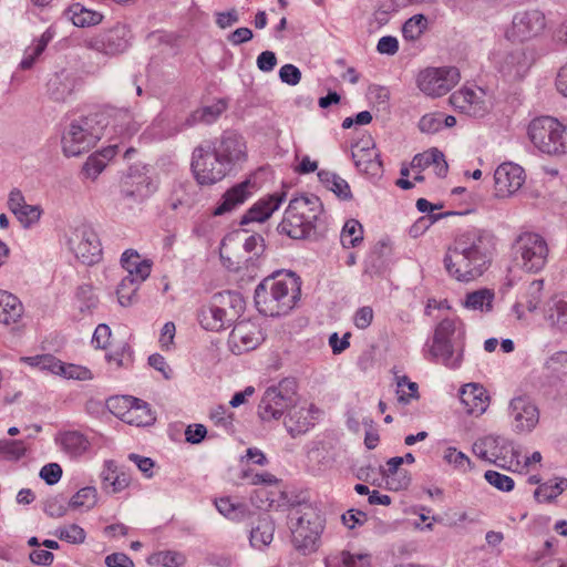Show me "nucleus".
<instances>
[{"instance_id":"obj_55","label":"nucleus","mask_w":567,"mask_h":567,"mask_svg":"<svg viewBox=\"0 0 567 567\" xmlns=\"http://www.w3.org/2000/svg\"><path fill=\"white\" fill-rule=\"evenodd\" d=\"M567 487V480L560 478L556 481L555 483L547 482L538 486V488L535 492V497L539 502L544 501H550L558 495H560Z\"/></svg>"},{"instance_id":"obj_14","label":"nucleus","mask_w":567,"mask_h":567,"mask_svg":"<svg viewBox=\"0 0 567 567\" xmlns=\"http://www.w3.org/2000/svg\"><path fill=\"white\" fill-rule=\"evenodd\" d=\"M192 168L198 184L213 185L225 177L228 166L199 146L194 150Z\"/></svg>"},{"instance_id":"obj_59","label":"nucleus","mask_w":567,"mask_h":567,"mask_svg":"<svg viewBox=\"0 0 567 567\" xmlns=\"http://www.w3.org/2000/svg\"><path fill=\"white\" fill-rule=\"evenodd\" d=\"M76 299L81 303V311L92 312L99 305V298L90 285L79 287Z\"/></svg>"},{"instance_id":"obj_28","label":"nucleus","mask_w":567,"mask_h":567,"mask_svg":"<svg viewBox=\"0 0 567 567\" xmlns=\"http://www.w3.org/2000/svg\"><path fill=\"white\" fill-rule=\"evenodd\" d=\"M157 189V183L146 174H128L122 184V194L126 198L141 202Z\"/></svg>"},{"instance_id":"obj_3","label":"nucleus","mask_w":567,"mask_h":567,"mask_svg":"<svg viewBox=\"0 0 567 567\" xmlns=\"http://www.w3.org/2000/svg\"><path fill=\"white\" fill-rule=\"evenodd\" d=\"M322 213V204L315 195H301L290 200L280 223L281 230L290 238L308 237Z\"/></svg>"},{"instance_id":"obj_41","label":"nucleus","mask_w":567,"mask_h":567,"mask_svg":"<svg viewBox=\"0 0 567 567\" xmlns=\"http://www.w3.org/2000/svg\"><path fill=\"white\" fill-rule=\"evenodd\" d=\"M227 109L226 102L223 100L217 101L212 105L204 106L193 112L186 120L187 126H193L197 123H212L216 121L221 113Z\"/></svg>"},{"instance_id":"obj_56","label":"nucleus","mask_w":567,"mask_h":567,"mask_svg":"<svg viewBox=\"0 0 567 567\" xmlns=\"http://www.w3.org/2000/svg\"><path fill=\"white\" fill-rule=\"evenodd\" d=\"M443 458L446 463L453 465L457 471L465 473L472 470V462L468 456L461 451H457L455 447H447L444 451Z\"/></svg>"},{"instance_id":"obj_6","label":"nucleus","mask_w":567,"mask_h":567,"mask_svg":"<svg viewBox=\"0 0 567 567\" xmlns=\"http://www.w3.org/2000/svg\"><path fill=\"white\" fill-rule=\"evenodd\" d=\"M513 251L516 259L520 260L524 270L538 272L547 262L549 248L542 235L534 231H523L516 237Z\"/></svg>"},{"instance_id":"obj_25","label":"nucleus","mask_w":567,"mask_h":567,"mask_svg":"<svg viewBox=\"0 0 567 567\" xmlns=\"http://www.w3.org/2000/svg\"><path fill=\"white\" fill-rule=\"evenodd\" d=\"M261 341L259 328L250 323L236 324L229 336V347L235 354L255 350Z\"/></svg>"},{"instance_id":"obj_5","label":"nucleus","mask_w":567,"mask_h":567,"mask_svg":"<svg viewBox=\"0 0 567 567\" xmlns=\"http://www.w3.org/2000/svg\"><path fill=\"white\" fill-rule=\"evenodd\" d=\"M289 525L296 549L305 555L318 549L324 520L313 508L296 511L290 517Z\"/></svg>"},{"instance_id":"obj_51","label":"nucleus","mask_w":567,"mask_h":567,"mask_svg":"<svg viewBox=\"0 0 567 567\" xmlns=\"http://www.w3.org/2000/svg\"><path fill=\"white\" fill-rule=\"evenodd\" d=\"M274 525L268 518L259 520L258 525L250 532V544L255 548L261 549L271 543L274 536Z\"/></svg>"},{"instance_id":"obj_18","label":"nucleus","mask_w":567,"mask_h":567,"mask_svg":"<svg viewBox=\"0 0 567 567\" xmlns=\"http://www.w3.org/2000/svg\"><path fill=\"white\" fill-rule=\"evenodd\" d=\"M513 449V445L504 437L493 435L481 437L473 444V453L477 457L502 468H505Z\"/></svg>"},{"instance_id":"obj_20","label":"nucleus","mask_w":567,"mask_h":567,"mask_svg":"<svg viewBox=\"0 0 567 567\" xmlns=\"http://www.w3.org/2000/svg\"><path fill=\"white\" fill-rule=\"evenodd\" d=\"M524 169L513 163L501 164L494 173L495 193L498 197H507L516 193L525 183Z\"/></svg>"},{"instance_id":"obj_38","label":"nucleus","mask_w":567,"mask_h":567,"mask_svg":"<svg viewBox=\"0 0 567 567\" xmlns=\"http://www.w3.org/2000/svg\"><path fill=\"white\" fill-rule=\"evenodd\" d=\"M465 336L464 324L461 319L445 318L435 328L434 336L452 342H463Z\"/></svg>"},{"instance_id":"obj_60","label":"nucleus","mask_w":567,"mask_h":567,"mask_svg":"<svg viewBox=\"0 0 567 567\" xmlns=\"http://www.w3.org/2000/svg\"><path fill=\"white\" fill-rule=\"evenodd\" d=\"M27 445L21 440H4L0 442V453L10 460H19L24 456Z\"/></svg>"},{"instance_id":"obj_40","label":"nucleus","mask_w":567,"mask_h":567,"mask_svg":"<svg viewBox=\"0 0 567 567\" xmlns=\"http://www.w3.org/2000/svg\"><path fill=\"white\" fill-rule=\"evenodd\" d=\"M68 12L72 23L81 28L97 25L103 20L102 13L86 9L81 3L72 4Z\"/></svg>"},{"instance_id":"obj_30","label":"nucleus","mask_w":567,"mask_h":567,"mask_svg":"<svg viewBox=\"0 0 567 567\" xmlns=\"http://www.w3.org/2000/svg\"><path fill=\"white\" fill-rule=\"evenodd\" d=\"M101 484L105 493L116 494L130 485V477L124 472H120L114 462L109 461L101 473Z\"/></svg>"},{"instance_id":"obj_36","label":"nucleus","mask_w":567,"mask_h":567,"mask_svg":"<svg viewBox=\"0 0 567 567\" xmlns=\"http://www.w3.org/2000/svg\"><path fill=\"white\" fill-rule=\"evenodd\" d=\"M198 320L202 327L210 331H219L226 324V310L216 302L203 307L198 313Z\"/></svg>"},{"instance_id":"obj_49","label":"nucleus","mask_w":567,"mask_h":567,"mask_svg":"<svg viewBox=\"0 0 567 567\" xmlns=\"http://www.w3.org/2000/svg\"><path fill=\"white\" fill-rule=\"evenodd\" d=\"M99 501V493L94 486L80 488L70 499V506L73 509L90 511Z\"/></svg>"},{"instance_id":"obj_39","label":"nucleus","mask_w":567,"mask_h":567,"mask_svg":"<svg viewBox=\"0 0 567 567\" xmlns=\"http://www.w3.org/2000/svg\"><path fill=\"white\" fill-rule=\"evenodd\" d=\"M193 185L190 183H175L167 198V205L173 210L189 208L194 204Z\"/></svg>"},{"instance_id":"obj_45","label":"nucleus","mask_w":567,"mask_h":567,"mask_svg":"<svg viewBox=\"0 0 567 567\" xmlns=\"http://www.w3.org/2000/svg\"><path fill=\"white\" fill-rule=\"evenodd\" d=\"M217 511L231 520H243L249 515L247 505L236 503L230 497H220L215 501Z\"/></svg>"},{"instance_id":"obj_44","label":"nucleus","mask_w":567,"mask_h":567,"mask_svg":"<svg viewBox=\"0 0 567 567\" xmlns=\"http://www.w3.org/2000/svg\"><path fill=\"white\" fill-rule=\"evenodd\" d=\"M154 421L155 416L150 405L145 401L135 398V403L132 404L130 413L125 416V423L135 426H147L153 424Z\"/></svg>"},{"instance_id":"obj_35","label":"nucleus","mask_w":567,"mask_h":567,"mask_svg":"<svg viewBox=\"0 0 567 567\" xmlns=\"http://www.w3.org/2000/svg\"><path fill=\"white\" fill-rule=\"evenodd\" d=\"M396 408L405 413V406L420 398L419 385L406 375H395Z\"/></svg>"},{"instance_id":"obj_17","label":"nucleus","mask_w":567,"mask_h":567,"mask_svg":"<svg viewBox=\"0 0 567 567\" xmlns=\"http://www.w3.org/2000/svg\"><path fill=\"white\" fill-rule=\"evenodd\" d=\"M423 353L429 361L456 369L463 361V342H452L433 337L431 342H426Z\"/></svg>"},{"instance_id":"obj_54","label":"nucleus","mask_w":567,"mask_h":567,"mask_svg":"<svg viewBox=\"0 0 567 567\" xmlns=\"http://www.w3.org/2000/svg\"><path fill=\"white\" fill-rule=\"evenodd\" d=\"M134 403V396L116 395L107 399L106 406L111 413L125 422V416L130 413L131 406Z\"/></svg>"},{"instance_id":"obj_13","label":"nucleus","mask_w":567,"mask_h":567,"mask_svg":"<svg viewBox=\"0 0 567 567\" xmlns=\"http://www.w3.org/2000/svg\"><path fill=\"white\" fill-rule=\"evenodd\" d=\"M458 81L456 68H427L417 75L419 89L429 96L446 94Z\"/></svg>"},{"instance_id":"obj_42","label":"nucleus","mask_w":567,"mask_h":567,"mask_svg":"<svg viewBox=\"0 0 567 567\" xmlns=\"http://www.w3.org/2000/svg\"><path fill=\"white\" fill-rule=\"evenodd\" d=\"M62 449L73 457L83 455L90 449L89 440L78 431H69L61 435Z\"/></svg>"},{"instance_id":"obj_50","label":"nucleus","mask_w":567,"mask_h":567,"mask_svg":"<svg viewBox=\"0 0 567 567\" xmlns=\"http://www.w3.org/2000/svg\"><path fill=\"white\" fill-rule=\"evenodd\" d=\"M363 240V227L357 219H349L346 221L341 235L340 241L343 248L357 247Z\"/></svg>"},{"instance_id":"obj_7","label":"nucleus","mask_w":567,"mask_h":567,"mask_svg":"<svg viewBox=\"0 0 567 567\" xmlns=\"http://www.w3.org/2000/svg\"><path fill=\"white\" fill-rule=\"evenodd\" d=\"M70 251L82 264L92 266L101 261L102 243L95 229L86 224L72 228L66 240Z\"/></svg>"},{"instance_id":"obj_11","label":"nucleus","mask_w":567,"mask_h":567,"mask_svg":"<svg viewBox=\"0 0 567 567\" xmlns=\"http://www.w3.org/2000/svg\"><path fill=\"white\" fill-rule=\"evenodd\" d=\"M451 105L468 116L484 117L492 109V96L482 87H462L450 96Z\"/></svg>"},{"instance_id":"obj_57","label":"nucleus","mask_w":567,"mask_h":567,"mask_svg":"<svg viewBox=\"0 0 567 567\" xmlns=\"http://www.w3.org/2000/svg\"><path fill=\"white\" fill-rule=\"evenodd\" d=\"M550 318L559 330L567 332V293L557 297L551 308Z\"/></svg>"},{"instance_id":"obj_32","label":"nucleus","mask_w":567,"mask_h":567,"mask_svg":"<svg viewBox=\"0 0 567 567\" xmlns=\"http://www.w3.org/2000/svg\"><path fill=\"white\" fill-rule=\"evenodd\" d=\"M23 315V305L13 293L0 289V323H17Z\"/></svg>"},{"instance_id":"obj_64","label":"nucleus","mask_w":567,"mask_h":567,"mask_svg":"<svg viewBox=\"0 0 567 567\" xmlns=\"http://www.w3.org/2000/svg\"><path fill=\"white\" fill-rule=\"evenodd\" d=\"M154 559L164 567H179L185 561L183 554L173 550L159 551L154 556Z\"/></svg>"},{"instance_id":"obj_23","label":"nucleus","mask_w":567,"mask_h":567,"mask_svg":"<svg viewBox=\"0 0 567 567\" xmlns=\"http://www.w3.org/2000/svg\"><path fill=\"white\" fill-rule=\"evenodd\" d=\"M213 153L227 166L244 161L247 157V146L243 136L235 132H225Z\"/></svg>"},{"instance_id":"obj_16","label":"nucleus","mask_w":567,"mask_h":567,"mask_svg":"<svg viewBox=\"0 0 567 567\" xmlns=\"http://www.w3.org/2000/svg\"><path fill=\"white\" fill-rule=\"evenodd\" d=\"M99 136L91 132L87 122H73L62 136V150L65 156H79L93 148Z\"/></svg>"},{"instance_id":"obj_12","label":"nucleus","mask_w":567,"mask_h":567,"mask_svg":"<svg viewBox=\"0 0 567 567\" xmlns=\"http://www.w3.org/2000/svg\"><path fill=\"white\" fill-rule=\"evenodd\" d=\"M241 477L252 485H258L251 495V502L258 508H268L281 494L280 481L268 472L255 473L250 467L243 470Z\"/></svg>"},{"instance_id":"obj_46","label":"nucleus","mask_w":567,"mask_h":567,"mask_svg":"<svg viewBox=\"0 0 567 567\" xmlns=\"http://www.w3.org/2000/svg\"><path fill=\"white\" fill-rule=\"evenodd\" d=\"M143 280L125 276L117 286L116 295L121 306L127 307L137 300V290Z\"/></svg>"},{"instance_id":"obj_31","label":"nucleus","mask_w":567,"mask_h":567,"mask_svg":"<svg viewBox=\"0 0 567 567\" xmlns=\"http://www.w3.org/2000/svg\"><path fill=\"white\" fill-rule=\"evenodd\" d=\"M371 555L367 553H352L339 550L330 554L326 559V567H371Z\"/></svg>"},{"instance_id":"obj_4","label":"nucleus","mask_w":567,"mask_h":567,"mask_svg":"<svg viewBox=\"0 0 567 567\" xmlns=\"http://www.w3.org/2000/svg\"><path fill=\"white\" fill-rule=\"evenodd\" d=\"M532 143L544 154L561 156L567 154V120L551 116L533 120L528 127Z\"/></svg>"},{"instance_id":"obj_15","label":"nucleus","mask_w":567,"mask_h":567,"mask_svg":"<svg viewBox=\"0 0 567 567\" xmlns=\"http://www.w3.org/2000/svg\"><path fill=\"white\" fill-rule=\"evenodd\" d=\"M22 360L31 367H35L42 371H49L55 375H61L66 379L80 381H87L93 379V373L89 368L84 365L62 362L60 359L52 354L27 357Z\"/></svg>"},{"instance_id":"obj_19","label":"nucleus","mask_w":567,"mask_h":567,"mask_svg":"<svg viewBox=\"0 0 567 567\" xmlns=\"http://www.w3.org/2000/svg\"><path fill=\"white\" fill-rule=\"evenodd\" d=\"M509 410L516 432H530L538 424L539 411L528 396L519 395L512 399Z\"/></svg>"},{"instance_id":"obj_21","label":"nucleus","mask_w":567,"mask_h":567,"mask_svg":"<svg viewBox=\"0 0 567 567\" xmlns=\"http://www.w3.org/2000/svg\"><path fill=\"white\" fill-rule=\"evenodd\" d=\"M352 157L360 172L369 176H377L382 173L380 153L372 138L360 140L352 148Z\"/></svg>"},{"instance_id":"obj_52","label":"nucleus","mask_w":567,"mask_h":567,"mask_svg":"<svg viewBox=\"0 0 567 567\" xmlns=\"http://www.w3.org/2000/svg\"><path fill=\"white\" fill-rule=\"evenodd\" d=\"M54 535L69 544L80 545L86 539L85 530L76 524H66L58 527Z\"/></svg>"},{"instance_id":"obj_27","label":"nucleus","mask_w":567,"mask_h":567,"mask_svg":"<svg viewBox=\"0 0 567 567\" xmlns=\"http://www.w3.org/2000/svg\"><path fill=\"white\" fill-rule=\"evenodd\" d=\"M286 199L285 193H274L257 200L243 216L241 224L267 220Z\"/></svg>"},{"instance_id":"obj_47","label":"nucleus","mask_w":567,"mask_h":567,"mask_svg":"<svg viewBox=\"0 0 567 567\" xmlns=\"http://www.w3.org/2000/svg\"><path fill=\"white\" fill-rule=\"evenodd\" d=\"M319 181L329 190L333 192L340 198H349L351 195L348 183L336 173L329 171H320L318 173Z\"/></svg>"},{"instance_id":"obj_62","label":"nucleus","mask_w":567,"mask_h":567,"mask_svg":"<svg viewBox=\"0 0 567 567\" xmlns=\"http://www.w3.org/2000/svg\"><path fill=\"white\" fill-rule=\"evenodd\" d=\"M442 120H444V113L434 112L425 114L419 122V127L424 133H436L442 128Z\"/></svg>"},{"instance_id":"obj_53","label":"nucleus","mask_w":567,"mask_h":567,"mask_svg":"<svg viewBox=\"0 0 567 567\" xmlns=\"http://www.w3.org/2000/svg\"><path fill=\"white\" fill-rule=\"evenodd\" d=\"M427 28V19L423 14H415L410 18L402 28L405 40H417Z\"/></svg>"},{"instance_id":"obj_24","label":"nucleus","mask_w":567,"mask_h":567,"mask_svg":"<svg viewBox=\"0 0 567 567\" xmlns=\"http://www.w3.org/2000/svg\"><path fill=\"white\" fill-rule=\"evenodd\" d=\"M495 64L504 78L517 81L527 73L530 61L523 49H515L495 56Z\"/></svg>"},{"instance_id":"obj_8","label":"nucleus","mask_w":567,"mask_h":567,"mask_svg":"<svg viewBox=\"0 0 567 567\" xmlns=\"http://www.w3.org/2000/svg\"><path fill=\"white\" fill-rule=\"evenodd\" d=\"M130 33L125 24L116 23L110 29L102 30L86 38L83 44L90 50L104 55L114 56L126 51L130 45Z\"/></svg>"},{"instance_id":"obj_1","label":"nucleus","mask_w":567,"mask_h":567,"mask_svg":"<svg viewBox=\"0 0 567 567\" xmlns=\"http://www.w3.org/2000/svg\"><path fill=\"white\" fill-rule=\"evenodd\" d=\"M494 249L492 234L477 228L467 229L449 246L443 259L445 270L457 281H473L488 269Z\"/></svg>"},{"instance_id":"obj_61","label":"nucleus","mask_w":567,"mask_h":567,"mask_svg":"<svg viewBox=\"0 0 567 567\" xmlns=\"http://www.w3.org/2000/svg\"><path fill=\"white\" fill-rule=\"evenodd\" d=\"M41 213L40 206L27 204L23 208L14 212L13 215L24 227H29L40 219Z\"/></svg>"},{"instance_id":"obj_22","label":"nucleus","mask_w":567,"mask_h":567,"mask_svg":"<svg viewBox=\"0 0 567 567\" xmlns=\"http://www.w3.org/2000/svg\"><path fill=\"white\" fill-rule=\"evenodd\" d=\"M256 189V182L250 178L234 185L224 193L212 214L214 216H223L231 213L251 197Z\"/></svg>"},{"instance_id":"obj_58","label":"nucleus","mask_w":567,"mask_h":567,"mask_svg":"<svg viewBox=\"0 0 567 567\" xmlns=\"http://www.w3.org/2000/svg\"><path fill=\"white\" fill-rule=\"evenodd\" d=\"M545 369L554 377L567 375V351L553 353L545 362Z\"/></svg>"},{"instance_id":"obj_33","label":"nucleus","mask_w":567,"mask_h":567,"mask_svg":"<svg viewBox=\"0 0 567 567\" xmlns=\"http://www.w3.org/2000/svg\"><path fill=\"white\" fill-rule=\"evenodd\" d=\"M76 84V80L68 71L63 70L55 73L48 83V93L50 97L56 102L65 101Z\"/></svg>"},{"instance_id":"obj_48","label":"nucleus","mask_w":567,"mask_h":567,"mask_svg":"<svg viewBox=\"0 0 567 567\" xmlns=\"http://www.w3.org/2000/svg\"><path fill=\"white\" fill-rule=\"evenodd\" d=\"M115 147L105 148L102 153L90 156L84 166L83 174L86 178L94 179L105 168L106 159L115 154Z\"/></svg>"},{"instance_id":"obj_26","label":"nucleus","mask_w":567,"mask_h":567,"mask_svg":"<svg viewBox=\"0 0 567 567\" xmlns=\"http://www.w3.org/2000/svg\"><path fill=\"white\" fill-rule=\"evenodd\" d=\"M320 411L313 404L293 405L290 410L285 425L291 436L308 432L317 420Z\"/></svg>"},{"instance_id":"obj_29","label":"nucleus","mask_w":567,"mask_h":567,"mask_svg":"<svg viewBox=\"0 0 567 567\" xmlns=\"http://www.w3.org/2000/svg\"><path fill=\"white\" fill-rule=\"evenodd\" d=\"M460 400L465 412L472 415L483 414L489 404L487 391L476 383L465 384L460 391Z\"/></svg>"},{"instance_id":"obj_37","label":"nucleus","mask_w":567,"mask_h":567,"mask_svg":"<svg viewBox=\"0 0 567 567\" xmlns=\"http://www.w3.org/2000/svg\"><path fill=\"white\" fill-rule=\"evenodd\" d=\"M542 454L534 452L530 456L522 455V453L513 449L505 468L519 474H528L537 468L542 462Z\"/></svg>"},{"instance_id":"obj_43","label":"nucleus","mask_w":567,"mask_h":567,"mask_svg":"<svg viewBox=\"0 0 567 567\" xmlns=\"http://www.w3.org/2000/svg\"><path fill=\"white\" fill-rule=\"evenodd\" d=\"M494 291L488 288H482L468 292L463 301V306L470 310L491 311L493 308Z\"/></svg>"},{"instance_id":"obj_63","label":"nucleus","mask_w":567,"mask_h":567,"mask_svg":"<svg viewBox=\"0 0 567 567\" xmlns=\"http://www.w3.org/2000/svg\"><path fill=\"white\" fill-rule=\"evenodd\" d=\"M45 50V42L44 41H35L31 47H29L25 52L24 56L20 63V68L22 70H29L33 66L37 59L43 53Z\"/></svg>"},{"instance_id":"obj_34","label":"nucleus","mask_w":567,"mask_h":567,"mask_svg":"<svg viewBox=\"0 0 567 567\" xmlns=\"http://www.w3.org/2000/svg\"><path fill=\"white\" fill-rule=\"evenodd\" d=\"M121 264L127 271L126 276H133L135 279L144 281L151 274L152 262L147 259H141L136 250H125L121 257Z\"/></svg>"},{"instance_id":"obj_9","label":"nucleus","mask_w":567,"mask_h":567,"mask_svg":"<svg viewBox=\"0 0 567 567\" xmlns=\"http://www.w3.org/2000/svg\"><path fill=\"white\" fill-rule=\"evenodd\" d=\"M545 29V14L539 10H526L514 16L505 35L512 43H524L542 35Z\"/></svg>"},{"instance_id":"obj_10","label":"nucleus","mask_w":567,"mask_h":567,"mask_svg":"<svg viewBox=\"0 0 567 567\" xmlns=\"http://www.w3.org/2000/svg\"><path fill=\"white\" fill-rule=\"evenodd\" d=\"M284 381L276 386L268 388L258 405V415L262 421L278 420L293 404L295 391Z\"/></svg>"},{"instance_id":"obj_2","label":"nucleus","mask_w":567,"mask_h":567,"mask_svg":"<svg viewBox=\"0 0 567 567\" xmlns=\"http://www.w3.org/2000/svg\"><path fill=\"white\" fill-rule=\"evenodd\" d=\"M300 296L298 278L288 274H278L264 279L255 290V303L265 316L277 317L287 315Z\"/></svg>"}]
</instances>
